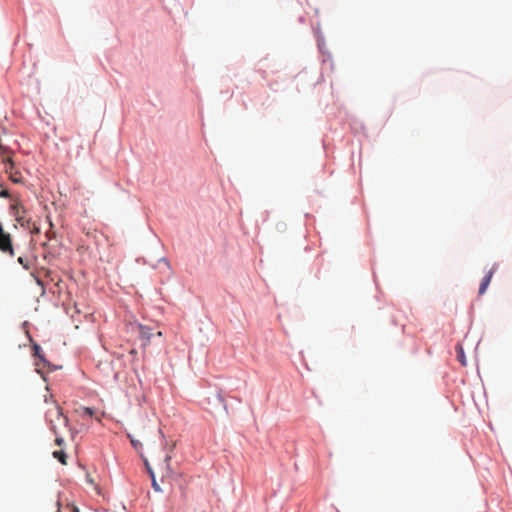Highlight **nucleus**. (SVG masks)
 Segmentation results:
<instances>
[{
    "instance_id": "nucleus-1",
    "label": "nucleus",
    "mask_w": 512,
    "mask_h": 512,
    "mask_svg": "<svg viewBox=\"0 0 512 512\" xmlns=\"http://www.w3.org/2000/svg\"><path fill=\"white\" fill-rule=\"evenodd\" d=\"M31 353L36 365H50V361L46 358L41 345L34 340H31Z\"/></svg>"
},
{
    "instance_id": "nucleus-2",
    "label": "nucleus",
    "mask_w": 512,
    "mask_h": 512,
    "mask_svg": "<svg viewBox=\"0 0 512 512\" xmlns=\"http://www.w3.org/2000/svg\"><path fill=\"white\" fill-rule=\"evenodd\" d=\"M316 41H317V47H318L319 53L321 55H323V56H326V58H324L322 60V62L326 63L327 61H329L330 62V67L333 68L332 55H331L330 52H328L326 50L325 38H324V36H323V34L321 33L320 30L317 33Z\"/></svg>"
},
{
    "instance_id": "nucleus-3",
    "label": "nucleus",
    "mask_w": 512,
    "mask_h": 512,
    "mask_svg": "<svg viewBox=\"0 0 512 512\" xmlns=\"http://www.w3.org/2000/svg\"><path fill=\"white\" fill-rule=\"evenodd\" d=\"M0 251L10 256L14 255L12 237L9 233L0 234Z\"/></svg>"
},
{
    "instance_id": "nucleus-4",
    "label": "nucleus",
    "mask_w": 512,
    "mask_h": 512,
    "mask_svg": "<svg viewBox=\"0 0 512 512\" xmlns=\"http://www.w3.org/2000/svg\"><path fill=\"white\" fill-rule=\"evenodd\" d=\"M496 269H497V263H494L493 267L481 279V282H480L479 288H478L479 295H483L486 293Z\"/></svg>"
},
{
    "instance_id": "nucleus-5",
    "label": "nucleus",
    "mask_w": 512,
    "mask_h": 512,
    "mask_svg": "<svg viewBox=\"0 0 512 512\" xmlns=\"http://www.w3.org/2000/svg\"><path fill=\"white\" fill-rule=\"evenodd\" d=\"M135 326L139 330V338L144 341L143 346H147L153 336L151 327L139 322H135Z\"/></svg>"
},
{
    "instance_id": "nucleus-6",
    "label": "nucleus",
    "mask_w": 512,
    "mask_h": 512,
    "mask_svg": "<svg viewBox=\"0 0 512 512\" xmlns=\"http://www.w3.org/2000/svg\"><path fill=\"white\" fill-rule=\"evenodd\" d=\"M10 213L15 217V220L19 225L26 219L24 215H21L20 212L23 214L27 213V209L20 203H13L10 205Z\"/></svg>"
},
{
    "instance_id": "nucleus-7",
    "label": "nucleus",
    "mask_w": 512,
    "mask_h": 512,
    "mask_svg": "<svg viewBox=\"0 0 512 512\" xmlns=\"http://www.w3.org/2000/svg\"><path fill=\"white\" fill-rule=\"evenodd\" d=\"M455 353H456V358H457L458 362L461 364V366H463V367L467 366V358H466L465 350H464L463 345L460 342H458L455 345Z\"/></svg>"
},
{
    "instance_id": "nucleus-8",
    "label": "nucleus",
    "mask_w": 512,
    "mask_h": 512,
    "mask_svg": "<svg viewBox=\"0 0 512 512\" xmlns=\"http://www.w3.org/2000/svg\"><path fill=\"white\" fill-rule=\"evenodd\" d=\"M140 458H141V460H142V462H143V465H144L145 471H146V473L148 474L149 478L155 477V476H156V475H155V472H154V470H153L152 466L150 465V463H149V461H148L147 457L144 455V453H143V452H141V453H140Z\"/></svg>"
},
{
    "instance_id": "nucleus-9",
    "label": "nucleus",
    "mask_w": 512,
    "mask_h": 512,
    "mask_svg": "<svg viewBox=\"0 0 512 512\" xmlns=\"http://www.w3.org/2000/svg\"><path fill=\"white\" fill-rule=\"evenodd\" d=\"M75 412L79 413L82 417H93L95 415V408L81 406L79 409H76Z\"/></svg>"
},
{
    "instance_id": "nucleus-10",
    "label": "nucleus",
    "mask_w": 512,
    "mask_h": 512,
    "mask_svg": "<svg viewBox=\"0 0 512 512\" xmlns=\"http://www.w3.org/2000/svg\"><path fill=\"white\" fill-rule=\"evenodd\" d=\"M52 455L62 465H66L67 464L68 455H67V453L63 449L53 451Z\"/></svg>"
},
{
    "instance_id": "nucleus-11",
    "label": "nucleus",
    "mask_w": 512,
    "mask_h": 512,
    "mask_svg": "<svg viewBox=\"0 0 512 512\" xmlns=\"http://www.w3.org/2000/svg\"><path fill=\"white\" fill-rule=\"evenodd\" d=\"M216 399H217L218 403L222 405L225 412L228 414V405H227L224 393L221 389H219L216 392Z\"/></svg>"
},
{
    "instance_id": "nucleus-12",
    "label": "nucleus",
    "mask_w": 512,
    "mask_h": 512,
    "mask_svg": "<svg viewBox=\"0 0 512 512\" xmlns=\"http://www.w3.org/2000/svg\"><path fill=\"white\" fill-rule=\"evenodd\" d=\"M131 446L133 449L140 455L141 452H143V444L141 441L137 439H132Z\"/></svg>"
},
{
    "instance_id": "nucleus-13",
    "label": "nucleus",
    "mask_w": 512,
    "mask_h": 512,
    "mask_svg": "<svg viewBox=\"0 0 512 512\" xmlns=\"http://www.w3.org/2000/svg\"><path fill=\"white\" fill-rule=\"evenodd\" d=\"M56 409H57V416H58V418L62 417L63 420H64V425L66 427H68L69 426V418H68V416L64 414L63 410L61 409V407L58 404H56Z\"/></svg>"
},
{
    "instance_id": "nucleus-14",
    "label": "nucleus",
    "mask_w": 512,
    "mask_h": 512,
    "mask_svg": "<svg viewBox=\"0 0 512 512\" xmlns=\"http://www.w3.org/2000/svg\"><path fill=\"white\" fill-rule=\"evenodd\" d=\"M17 261L23 267V269H25V270L30 269L29 261L27 260V258L25 256H19Z\"/></svg>"
},
{
    "instance_id": "nucleus-15",
    "label": "nucleus",
    "mask_w": 512,
    "mask_h": 512,
    "mask_svg": "<svg viewBox=\"0 0 512 512\" xmlns=\"http://www.w3.org/2000/svg\"><path fill=\"white\" fill-rule=\"evenodd\" d=\"M150 480H151V487H152V489H153L155 492H157V493H161V492H163V490H162L161 486L159 485V483H158V482H157V480H156V476H155V477L150 478Z\"/></svg>"
},
{
    "instance_id": "nucleus-16",
    "label": "nucleus",
    "mask_w": 512,
    "mask_h": 512,
    "mask_svg": "<svg viewBox=\"0 0 512 512\" xmlns=\"http://www.w3.org/2000/svg\"><path fill=\"white\" fill-rule=\"evenodd\" d=\"M33 224V221L31 218H26L21 224L20 226L24 229H30L31 225Z\"/></svg>"
},
{
    "instance_id": "nucleus-17",
    "label": "nucleus",
    "mask_w": 512,
    "mask_h": 512,
    "mask_svg": "<svg viewBox=\"0 0 512 512\" xmlns=\"http://www.w3.org/2000/svg\"><path fill=\"white\" fill-rule=\"evenodd\" d=\"M67 509L70 512H80V509L78 508V506L75 505L73 502H70V503L67 504Z\"/></svg>"
},
{
    "instance_id": "nucleus-18",
    "label": "nucleus",
    "mask_w": 512,
    "mask_h": 512,
    "mask_svg": "<svg viewBox=\"0 0 512 512\" xmlns=\"http://www.w3.org/2000/svg\"><path fill=\"white\" fill-rule=\"evenodd\" d=\"M30 231V233L32 234H39L40 233V227L38 225H36L35 223H33L30 227V229H28Z\"/></svg>"
},
{
    "instance_id": "nucleus-19",
    "label": "nucleus",
    "mask_w": 512,
    "mask_h": 512,
    "mask_svg": "<svg viewBox=\"0 0 512 512\" xmlns=\"http://www.w3.org/2000/svg\"><path fill=\"white\" fill-rule=\"evenodd\" d=\"M55 444L57 446H63L65 444V440L62 436H59L58 434L56 435V438H55Z\"/></svg>"
},
{
    "instance_id": "nucleus-20",
    "label": "nucleus",
    "mask_w": 512,
    "mask_h": 512,
    "mask_svg": "<svg viewBox=\"0 0 512 512\" xmlns=\"http://www.w3.org/2000/svg\"><path fill=\"white\" fill-rule=\"evenodd\" d=\"M170 460H171V456H169V455H167V456L165 457V459H164V461H165V463H166V468H167V472H168V473H171V472H172V468H171V466H170V464H169Z\"/></svg>"
},
{
    "instance_id": "nucleus-21",
    "label": "nucleus",
    "mask_w": 512,
    "mask_h": 512,
    "mask_svg": "<svg viewBox=\"0 0 512 512\" xmlns=\"http://www.w3.org/2000/svg\"><path fill=\"white\" fill-rule=\"evenodd\" d=\"M34 278H35V281H36L37 285L42 287L43 292H44L45 291V284H44L43 280L40 279L39 277L35 276V275H34Z\"/></svg>"
},
{
    "instance_id": "nucleus-22",
    "label": "nucleus",
    "mask_w": 512,
    "mask_h": 512,
    "mask_svg": "<svg viewBox=\"0 0 512 512\" xmlns=\"http://www.w3.org/2000/svg\"><path fill=\"white\" fill-rule=\"evenodd\" d=\"M49 427H50V430L55 434L57 435V426L54 424V422L52 420L49 421Z\"/></svg>"
},
{
    "instance_id": "nucleus-23",
    "label": "nucleus",
    "mask_w": 512,
    "mask_h": 512,
    "mask_svg": "<svg viewBox=\"0 0 512 512\" xmlns=\"http://www.w3.org/2000/svg\"><path fill=\"white\" fill-rule=\"evenodd\" d=\"M45 366L48 367L50 369V371H56L61 368V366L55 365L51 362H50V365H45Z\"/></svg>"
},
{
    "instance_id": "nucleus-24",
    "label": "nucleus",
    "mask_w": 512,
    "mask_h": 512,
    "mask_svg": "<svg viewBox=\"0 0 512 512\" xmlns=\"http://www.w3.org/2000/svg\"><path fill=\"white\" fill-rule=\"evenodd\" d=\"M0 197H2V198L8 197V192L4 191V190L0 191Z\"/></svg>"
},
{
    "instance_id": "nucleus-25",
    "label": "nucleus",
    "mask_w": 512,
    "mask_h": 512,
    "mask_svg": "<svg viewBox=\"0 0 512 512\" xmlns=\"http://www.w3.org/2000/svg\"><path fill=\"white\" fill-rule=\"evenodd\" d=\"M37 373L41 375L44 381H47V377L41 372L40 369H36Z\"/></svg>"
},
{
    "instance_id": "nucleus-26",
    "label": "nucleus",
    "mask_w": 512,
    "mask_h": 512,
    "mask_svg": "<svg viewBox=\"0 0 512 512\" xmlns=\"http://www.w3.org/2000/svg\"><path fill=\"white\" fill-rule=\"evenodd\" d=\"M3 233H7V232L4 230L3 225L0 222V234H3Z\"/></svg>"
},
{
    "instance_id": "nucleus-27",
    "label": "nucleus",
    "mask_w": 512,
    "mask_h": 512,
    "mask_svg": "<svg viewBox=\"0 0 512 512\" xmlns=\"http://www.w3.org/2000/svg\"><path fill=\"white\" fill-rule=\"evenodd\" d=\"M57 507H58L57 512H62L60 501H57Z\"/></svg>"
},
{
    "instance_id": "nucleus-28",
    "label": "nucleus",
    "mask_w": 512,
    "mask_h": 512,
    "mask_svg": "<svg viewBox=\"0 0 512 512\" xmlns=\"http://www.w3.org/2000/svg\"><path fill=\"white\" fill-rule=\"evenodd\" d=\"M159 261H160V262H165V263H167V264H168V260H167V258H166V257H162Z\"/></svg>"
},
{
    "instance_id": "nucleus-29",
    "label": "nucleus",
    "mask_w": 512,
    "mask_h": 512,
    "mask_svg": "<svg viewBox=\"0 0 512 512\" xmlns=\"http://www.w3.org/2000/svg\"><path fill=\"white\" fill-rule=\"evenodd\" d=\"M87 482H88V483H90V484H93V483H94L93 479H92V478H90L89 476H87Z\"/></svg>"
},
{
    "instance_id": "nucleus-30",
    "label": "nucleus",
    "mask_w": 512,
    "mask_h": 512,
    "mask_svg": "<svg viewBox=\"0 0 512 512\" xmlns=\"http://www.w3.org/2000/svg\"><path fill=\"white\" fill-rule=\"evenodd\" d=\"M127 438L130 440V442L132 441V439H135L130 433L127 434Z\"/></svg>"
},
{
    "instance_id": "nucleus-31",
    "label": "nucleus",
    "mask_w": 512,
    "mask_h": 512,
    "mask_svg": "<svg viewBox=\"0 0 512 512\" xmlns=\"http://www.w3.org/2000/svg\"><path fill=\"white\" fill-rule=\"evenodd\" d=\"M22 325H23L24 327H27V326L29 325V322H28V321H24V322L22 323Z\"/></svg>"
},
{
    "instance_id": "nucleus-32",
    "label": "nucleus",
    "mask_w": 512,
    "mask_h": 512,
    "mask_svg": "<svg viewBox=\"0 0 512 512\" xmlns=\"http://www.w3.org/2000/svg\"><path fill=\"white\" fill-rule=\"evenodd\" d=\"M305 21V18L303 16L299 17V22H304Z\"/></svg>"
}]
</instances>
